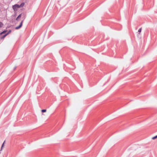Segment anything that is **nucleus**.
<instances>
[{
  "instance_id": "nucleus-10",
  "label": "nucleus",
  "mask_w": 157,
  "mask_h": 157,
  "mask_svg": "<svg viewBox=\"0 0 157 157\" xmlns=\"http://www.w3.org/2000/svg\"><path fill=\"white\" fill-rule=\"evenodd\" d=\"M4 142H5V141H4V143H3V144H2V147H1V150H2L3 146V145H4Z\"/></svg>"
},
{
  "instance_id": "nucleus-5",
  "label": "nucleus",
  "mask_w": 157,
  "mask_h": 157,
  "mask_svg": "<svg viewBox=\"0 0 157 157\" xmlns=\"http://www.w3.org/2000/svg\"><path fill=\"white\" fill-rule=\"evenodd\" d=\"M157 138V135L156 136H155L152 137V140H155Z\"/></svg>"
},
{
  "instance_id": "nucleus-6",
  "label": "nucleus",
  "mask_w": 157,
  "mask_h": 157,
  "mask_svg": "<svg viewBox=\"0 0 157 157\" xmlns=\"http://www.w3.org/2000/svg\"><path fill=\"white\" fill-rule=\"evenodd\" d=\"M9 34V33H7L6 34L4 35L2 38H4L7 35Z\"/></svg>"
},
{
  "instance_id": "nucleus-8",
  "label": "nucleus",
  "mask_w": 157,
  "mask_h": 157,
  "mask_svg": "<svg viewBox=\"0 0 157 157\" xmlns=\"http://www.w3.org/2000/svg\"><path fill=\"white\" fill-rule=\"evenodd\" d=\"M46 111V109H42L41 110V112H45Z\"/></svg>"
},
{
  "instance_id": "nucleus-4",
  "label": "nucleus",
  "mask_w": 157,
  "mask_h": 157,
  "mask_svg": "<svg viewBox=\"0 0 157 157\" xmlns=\"http://www.w3.org/2000/svg\"><path fill=\"white\" fill-rule=\"evenodd\" d=\"M3 25L2 23L0 22V28L2 27Z\"/></svg>"
},
{
  "instance_id": "nucleus-3",
  "label": "nucleus",
  "mask_w": 157,
  "mask_h": 157,
  "mask_svg": "<svg viewBox=\"0 0 157 157\" xmlns=\"http://www.w3.org/2000/svg\"><path fill=\"white\" fill-rule=\"evenodd\" d=\"M21 14H20L16 18V20L18 21L19 19L21 17Z\"/></svg>"
},
{
  "instance_id": "nucleus-1",
  "label": "nucleus",
  "mask_w": 157,
  "mask_h": 157,
  "mask_svg": "<svg viewBox=\"0 0 157 157\" xmlns=\"http://www.w3.org/2000/svg\"><path fill=\"white\" fill-rule=\"evenodd\" d=\"M25 5L24 3H22L20 5L18 4H15L13 6V8L15 11H17L18 8L23 7Z\"/></svg>"
},
{
  "instance_id": "nucleus-11",
  "label": "nucleus",
  "mask_w": 157,
  "mask_h": 157,
  "mask_svg": "<svg viewBox=\"0 0 157 157\" xmlns=\"http://www.w3.org/2000/svg\"><path fill=\"white\" fill-rule=\"evenodd\" d=\"M11 32V30H10L9 31V32L8 33H9V34Z\"/></svg>"
},
{
  "instance_id": "nucleus-7",
  "label": "nucleus",
  "mask_w": 157,
  "mask_h": 157,
  "mask_svg": "<svg viewBox=\"0 0 157 157\" xmlns=\"http://www.w3.org/2000/svg\"><path fill=\"white\" fill-rule=\"evenodd\" d=\"M7 31H4L1 33V34H2L5 33Z\"/></svg>"
},
{
  "instance_id": "nucleus-2",
  "label": "nucleus",
  "mask_w": 157,
  "mask_h": 157,
  "mask_svg": "<svg viewBox=\"0 0 157 157\" xmlns=\"http://www.w3.org/2000/svg\"><path fill=\"white\" fill-rule=\"evenodd\" d=\"M23 21H22L20 25H19L18 26H17V27H16V28H15V29H19V28H20L22 26V24H23Z\"/></svg>"
},
{
  "instance_id": "nucleus-9",
  "label": "nucleus",
  "mask_w": 157,
  "mask_h": 157,
  "mask_svg": "<svg viewBox=\"0 0 157 157\" xmlns=\"http://www.w3.org/2000/svg\"><path fill=\"white\" fill-rule=\"evenodd\" d=\"M142 29L141 28H140L138 30V32L139 33H140Z\"/></svg>"
}]
</instances>
